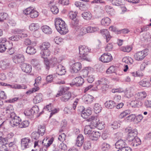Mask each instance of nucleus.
I'll return each mask as SVG.
<instances>
[{"instance_id": "49", "label": "nucleus", "mask_w": 151, "mask_h": 151, "mask_svg": "<svg viewBox=\"0 0 151 151\" xmlns=\"http://www.w3.org/2000/svg\"><path fill=\"white\" fill-rule=\"evenodd\" d=\"M139 83L140 85L143 87H149L151 85V84L149 82L144 80L140 81Z\"/></svg>"}, {"instance_id": "17", "label": "nucleus", "mask_w": 151, "mask_h": 151, "mask_svg": "<svg viewBox=\"0 0 151 151\" xmlns=\"http://www.w3.org/2000/svg\"><path fill=\"white\" fill-rule=\"evenodd\" d=\"M21 68L22 70L26 73H30L32 71V66L29 64L26 63H23L22 64Z\"/></svg>"}, {"instance_id": "48", "label": "nucleus", "mask_w": 151, "mask_h": 151, "mask_svg": "<svg viewBox=\"0 0 151 151\" xmlns=\"http://www.w3.org/2000/svg\"><path fill=\"white\" fill-rule=\"evenodd\" d=\"M141 104L142 102L140 101H138L137 100L132 101L130 103V105L132 107H137Z\"/></svg>"}, {"instance_id": "52", "label": "nucleus", "mask_w": 151, "mask_h": 151, "mask_svg": "<svg viewBox=\"0 0 151 151\" xmlns=\"http://www.w3.org/2000/svg\"><path fill=\"white\" fill-rule=\"evenodd\" d=\"M91 142L89 141L85 142L83 145V148L85 150L90 149L91 147Z\"/></svg>"}, {"instance_id": "56", "label": "nucleus", "mask_w": 151, "mask_h": 151, "mask_svg": "<svg viewBox=\"0 0 151 151\" xmlns=\"http://www.w3.org/2000/svg\"><path fill=\"white\" fill-rule=\"evenodd\" d=\"M50 7L51 12L54 14H56L58 12V9L56 6L53 5Z\"/></svg>"}, {"instance_id": "2", "label": "nucleus", "mask_w": 151, "mask_h": 151, "mask_svg": "<svg viewBox=\"0 0 151 151\" xmlns=\"http://www.w3.org/2000/svg\"><path fill=\"white\" fill-rule=\"evenodd\" d=\"M79 58L80 59L88 62L91 61V57L88 54L91 50L87 46H81L79 47Z\"/></svg>"}, {"instance_id": "53", "label": "nucleus", "mask_w": 151, "mask_h": 151, "mask_svg": "<svg viewBox=\"0 0 151 151\" xmlns=\"http://www.w3.org/2000/svg\"><path fill=\"white\" fill-rule=\"evenodd\" d=\"M6 53L10 55H12L14 54L15 52L14 48L13 47H9L7 48Z\"/></svg>"}, {"instance_id": "15", "label": "nucleus", "mask_w": 151, "mask_h": 151, "mask_svg": "<svg viewBox=\"0 0 151 151\" xmlns=\"http://www.w3.org/2000/svg\"><path fill=\"white\" fill-rule=\"evenodd\" d=\"M81 65L80 63H76L72 65L70 69V71L71 73H76L81 70Z\"/></svg>"}, {"instance_id": "62", "label": "nucleus", "mask_w": 151, "mask_h": 151, "mask_svg": "<svg viewBox=\"0 0 151 151\" xmlns=\"http://www.w3.org/2000/svg\"><path fill=\"white\" fill-rule=\"evenodd\" d=\"M120 124L118 122H114L111 124V128L113 129H116L120 127Z\"/></svg>"}, {"instance_id": "8", "label": "nucleus", "mask_w": 151, "mask_h": 151, "mask_svg": "<svg viewBox=\"0 0 151 151\" xmlns=\"http://www.w3.org/2000/svg\"><path fill=\"white\" fill-rule=\"evenodd\" d=\"M31 143V139L29 137H24L21 140V147L24 149L29 148Z\"/></svg>"}, {"instance_id": "58", "label": "nucleus", "mask_w": 151, "mask_h": 151, "mask_svg": "<svg viewBox=\"0 0 151 151\" xmlns=\"http://www.w3.org/2000/svg\"><path fill=\"white\" fill-rule=\"evenodd\" d=\"M20 38L17 35H12L11 37L9 38V39L13 42L17 41L19 40Z\"/></svg>"}, {"instance_id": "10", "label": "nucleus", "mask_w": 151, "mask_h": 151, "mask_svg": "<svg viewBox=\"0 0 151 151\" xmlns=\"http://www.w3.org/2000/svg\"><path fill=\"white\" fill-rule=\"evenodd\" d=\"M99 59L100 60L104 63L109 62L113 59L111 55L109 53H104Z\"/></svg>"}, {"instance_id": "46", "label": "nucleus", "mask_w": 151, "mask_h": 151, "mask_svg": "<svg viewBox=\"0 0 151 151\" xmlns=\"http://www.w3.org/2000/svg\"><path fill=\"white\" fill-rule=\"evenodd\" d=\"M79 21L78 19L76 18L71 20L70 22V25L72 27H76L78 25Z\"/></svg>"}, {"instance_id": "61", "label": "nucleus", "mask_w": 151, "mask_h": 151, "mask_svg": "<svg viewBox=\"0 0 151 151\" xmlns=\"http://www.w3.org/2000/svg\"><path fill=\"white\" fill-rule=\"evenodd\" d=\"M40 136H41V134H40L39 132H34L32 134V138L35 139H38Z\"/></svg>"}, {"instance_id": "55", "label": "nucleus", "mask_w": 151, "mask_h": 151, "mask_svg": "<svg viewBox=\"0 0 151 151\" xmlns=\"http://www.w3.org/2000/svg\"><path fill=\"white\" fill-rule=\"evenodd\" d=\"M77 14V12H70L68 14V16L71 20L76 19V17Z\"/></svg>"}, {"instance_id": "39", "label": "nucleus", "mask_w": 151, "mask_h": 151, "mask_svg": "<svg viewBox=\"0 0 151 151\" xmlns=\"http://www.w3.org/2000/svg\"><path fill=\"white\" fill-rule=\"evenodd\" d=\"M110 148V145L109 144L103 142L101 146V148L103 151H108Z\"/></svg>"}, {"instance_id": "57", "label": "nucleus", "mask_w": 151, "mask_h": 151, "mask_svg": "<svg viewBox=\"0 0 151 151\" xmlns=\"http://www.w3.org/2000/svg\"><path fill=\"white\" fill-rule=\"evenodd\" d=\"M7 17V14L5 13H0V22H3L6 19Z\"/></svg>"}, {"instance_id": "54", "label": "nucleus", "mask_w": 151, "mask_h": 151, "mask_svg": "<svg viewBox=\"0 0 151 151\" xmlns=\"http://www.w3.org/2000/svg\"><path fill=\"white\" fill-rule=\"evenodd\" d=\"M124 0H112V4L116 6H119L123 4Z\"/></svg>"}, {"instance_id": "12", "label": "nucleus", "mask_w": 151, "mask_h": 151, "mask_svg": "<svg viewBox=\"0 0 151 151\" xmlns=\"http://www.w3.org/2000/svg\"><path fill=\"white\" fill-rule=\"evenodd\" d=\"M84 82V80L81 76L76 77L72 80L70 85L71 86L76 85L77 86H80L82 85Z\"/></svg>"}, {"instance_id": "41", "label": "nucleus", "mask_w": 151, "mask_h": 151, "mask_svg": "<svg viewBox=\"0 0 151 151\" xmlns=\"http://www.w3.org/2000/svg\"><path fill=\"white\" fill-rule=\"evenodd\" d=\"M55 59L54 58L51 60L50 62H49L48 60L47 59H45L44 61V63L45 66V67L47 70H48L50 69V67H52L51 66V63L53 62V59Z\"/></svg>"}, {"instance_id": "18", "label": "nucleus", "mask_w": 151, "mask_h": 151, "mask_svg": "<svg viewBox=\"0 0 151 151\" xmlns=\"http://www.w3.org/2000/svg\"><path fill=\"white\" fill-rule=\"evenodd\" d=\"M6 86H7L10 88L17 89H25L27 88V86H26L24 84L20 85V84H13L12 85L7 84V85Z\"/></svg>"}, {"instance_id": "11", "label": "nucleus", "mask_w": 151, "mask_h": 151, "mask_svg": "<svg viewBox=\"0 0 151 151\" xmlns=\"http://www.w3.org/2000/svg\"><path fill=\"white\" fill-rule=\"evenodd\" d=\"M109 81L106 78H101L96 82V88H95L94 90H96L97 89H99L100 88V85H107Z\"/></svg>"}, {"instance_id": "63", "label": "nucleus", "mask_w": 151, "mask_h": 151, "mask_svg": "<svg viewBox=\"0 0 151 151\" xmlns=\"http://www.w3.org/2000/svg\"><path fill=\"white\" fill-rule=\"evenodd\" d=\"M31 109L33 114H37L39 110L38 106L36 105L33 106Z\"/></svg>"}, {"instance_id": "3", "label": "nucleus", "mask_w": 151, "mask_h": 151, "mask_svg": "<svg viewBox=\"0 0 151 151\" xmlns=\"http://www.w3.org/2000/svg\"><path fill=\"white\" fill-rule=\"evenodd\" d=\"M50 65L52 68H54L57 73L59 75L62 76L65 74L66 70L65 67L59 64L56 59H53V62Z\"/></svg>"}, {"instance_id": "22", "label": "nucleus", "mask_w": 151, "mask_h": 151, "mask_svg": "<svg viewBox=\"0 0 151 151\" xmlns=\"http://www.w3.org/2000/svg\"><path fill=\"white\" fill-rule=\"evenodd\" d=\"M100 136V134L98 132L93 131L90 134V139L92 140H97Z\"/></svg>"}, {"instance_id": "34", "label": "nucleus", "mask_w": 151, "mask_h": 151, "mask_svg": "<svg viewBox=\"0 0 151 151\" xmlns=\"http://www.w3.org/2000/svg\"><path fill=\"white\" fill-rule=\"evenodd\" d=\"M36 52V49L34 47L28 46L27 48L26 52L28 54L33 55L35 54Z\"/></svg>"}, {"instance_id": "33", "label": "nucleus", "mask_w": 151, "mask_h": 151, "mask_svg": "<svg viewBox=\"0 0 151 151\" xmlns=\"http://www.w3.org/2000/svg\"><path fill=\"white\" fill-rule=\"evenodd\" d=\"M40 28L39 24L37 23H31L29 26V29L31 31H35L37 30Z\"/></svg>"}, {"instance_id": "21", "label": "nucleus", "mask_w": 151, "mask_h": 151, "mask_svg": "<svg viewBox=\"0 0 151 151\" xmlns=\"http://www.w3.org/2000/svg\"><path fill=\"white\" fill-rule=\"evenodd\" d=\"M101 33L104 37H106L107 42H108L112 37L107 29H102L101 30Z\"/></svg>"}, {"instance_id": "44", "label": "nucleus", "mask_w": 151, "mask_h": 151, "mask_svg": "<svg viewBox=\"0 0 151 151\" xmlns=\"http://www.w3.org/2000/svg\"><path fill=\"white\" fill-rule=\"evenodd\" d=\"M87 32L88 33H91L99 30V29L97 27H92L88 26L87 28Z\"/></svg>"}, {"instance_id": "20", "label": "nucleus", "mask_w": 151, "mask_h": 151, "mask_svg": "<svg viewBox=\"0 0 151 151\" xmlns=\"http://www.w3.org/2000/svg\"><path fill=\"white\" fill-rule=\"evenodd\" d=\"M14 34H17L18 36L21 38H23L27 36V34L25 33V32L23 30L19 29H15L14 32Z\"/></svg>"}, {"instance_id": "36", "label": "nucleus", "mask_w": 151, "mask_h": 151, "mask_svg": "<svg viewBox=\"0 0 151 151\" xmlns=\"http://www.w3.org/2000/svg\"><path fill=\"white\" fill-rule=\"evenodd\" d=\"M82 16L85 19L89 20L91 19L92 15L89 12H84L82 14Z\"/></svg>"}, {"instance_id": "1", "label": "nucleus", "mask_w": 151, "mask_h": 151, "mask_svg": "<svg viewBox=\"0 0 151 151\" xmlns=\"http://www.w3.org/2000/svg\"><path fill=\"white\" fill-rule=\"evenodd\" d=\"M55 25L57 30L61 35H64L68 32L67 25L61 19L57 18L55 20Z\"/></svg>"}, {"instance_id": "28", "label": "nucleus", "mask_w": 151, "mask_h": 151, "mask_svg": "<svg viewBox=\"0 0 151 151\" xmlns=\"http://www.w3.org/2000/svg\"><path fill=\"white\" fill-rule=\"evenodd\" d=\"M105 107L109 109H112L116 106L115 102L111 100L107 101L104 104Z\"/></svg>"}, {"instance_id": "51", "label": "nucleus", "mask_w": 151, "mask_h": 151, "mask_svg": "<svg viewBox=\"0 0 151 151\" xmlns=\"http://www.w3.org/2000/svg\"><path fill=\"white\" fill-rule=\"evenodd\" d=\"M3 42L0 44V52L3 53L7 49L6 46L5 42Z\"/></svg>"}, {"instance_id": "45", "label": "nucleus", "mask_w": 151, "mask_h": 151, "mask_svg": "<svg viewBox=\"0 0 151 151\" xmlns=\"http://www.w3.org/2000/svg\"><path fill=\"white\" fill-rule=\"evenodd\" d=\"M101 24L105 26H108L111 23L110 19L107 17H106L103 19L101 22Z\"/></svg>"}, {"instance_id": "29", "label": "nucleus", "mask_w": 151, "mask_h": 151, "mask_svg": "<svg viewBox=\"0 0 151 151\" xmlns=\"http://www.w3.org/2000/svg\"><path fill=\"white\" fill-rule=\"evenodd\" d=\"M40 54L41 57L44 58L46 59L50 55V52L48 49H45L41 50Z\"/></svg>"}, {"instance_id": "23", "label": "nucleus", "mask_w": 151, "mask_h": 151, "mask_svg": "<svg viewBox=\"0 0 151 151\" xmlns=\"http://www.w3.org/2000/svg\"><path fill=\"white\" fill-rule=\"evenodd\" d=\"M3 110L4 112L9 114V116H11L12 113H15L14 112V109L12 106L11 105H9L4 108Z\"/></svg>"}, {"instance_id": "7", "label": "nucleus", "mask_w": 151, "mask_h": 151, "mask_svg": "<svg viewBox=\"0 0 151 151\" xmlns=\"http://www.w3.org/2000/svg\"><path fill=\"white\" fill-rule=\"evenodd\" d=\"M128 137L127 138V139L128 141L132 140V139H134L137 137V135L138 132L136 129H132L129 128L128 129Z\"/></svg>"}, {"instance_id": "43", "label": "nucleus", "mask_w": 151, "mask_h": 151, "mask_svg": "<svg viewBox=\"0 0 151 151\" xmlns=\"http://www.w3.org/2000/svg\"><path fill=\"white\" fill-rule=\"evenodd\" d=\"M93 128L90 125H86L85 127L84 130V133L86 134L90 135L92 132V129Z\"/></svg>"}, {"instance_id": "40", "label": "nucleus", "mask_w": 151, "mask_h": 151, "mask_svg": "<svg viewBox=\"0 0 151 151\" xmlns=\"http://www.w3.org/2000/svg\"><path fill=\"white\" fill-rule=\"evenodd\" d=\"M45 127L44 125H40L38 126L37 132H39L42 136L45 134Z\"/></svg>"}, {"instance_id": "5", "label": "nucleus", "mask_w": 151, "mask_h": 151, "mask_svg": "<svg viewBox=\"0 0 151 151\" xmlns=\"http://www.w3.org/2000/svg\"><path fill=\"white\" fill-rule=\"evenodd\" d=\"M9 118L10 123L12 126L14 127L19 125L21 119L19 116H16L15 113H12L11 116H9Z\"/></svg>"}, {"instance_id": "14", "label": "nucleus", "mask_w": 151, "mask_h": 151, "mask_svg": "<svg viewBox=\"0 0 151 151\" xmlns=\"http://www.w3.org/2000/svg\"><path fill=\"white\" fill-rule=\"evenodd\" d=\"M83 101L86 104L91 103L93 101L94 97L89 94H86L83 95L82 98Z\"/></svg>"}, {"instance_id": "9", "label": "nucleus", "mask_w": 151, "mask_h": 151, "mask_svg": "<svg viewBox=\"0 0 151 151\" xmlns=\"http://www.w3.org/2000/svg\"><path fill=\"white\" fill-rule=\"evenodd\" d=\"M12 60L14 63L18 64L24 62L25 58L22 54H18L15 55L13 57Z\"/></svg>"}, {"instance_id": "13", "label": "nucleus", "mask_w": 151, "mask_h": 151, "mask_svg": "<svg viewBox=\"0 0 151 151\" xmlns=\"http://www.w3.org/2000/svg\"><path fill=\"white\" fill-rule=\"evenodd\" d=\"M87 120L91 122V124L90 125L93 128L99 125V123H98L99 120L94 116H90Z\"/></svg>"}, {"instance_id": "26", "label": "nucleus", "mask_w": 151, "mask_h": 151, "mask_svg": "<svg viewBox=\"0 0 151 151\" xmlns=\"http://www.w3.org/2000/svg\"><path fill=\"white\" fill-rule=\"evenodd\" d=\"M91 114V109H85L83 111L81 115V116L84 119L88 118V117Z\"/></svg>"}, {"instance_id": "4", "label": "nucleus", "mask_w": 151, "mask_h": 151, "mask_svg": "<svg viewBox=\"0 0 151 151\" xmlns=\"http://www.w3.org/2000/svg\"><path fill=\"white\" fill-rule=\"evenodd\" d=\"M23 13L28 17H30L32 18L37 17L39 15L37 11L33 9H31L29 8L25 9L23 11Z\"/></svg>"}, {"instance_id": "50", "label": "nucleus", "mask_w": 151, "mask_h": 151, "mask_svg": "<svg viewBox=\"0 0 151 151\" xmlns=\"http://www.w3.org/2000/svg\"><path fill=\"white\" fill-rule=\"evenodd\" d=\"M29 122L28 121H24L21 123H19V127L20 128H25L28 126Z\"/></svg>"}, {"instance_id": "59", "label": "nucleus", "mask_w": 151, "mask_h": 151, "mask_svg": "<svg viewBox=\"0 0 151 151\" xmlns=\"http://www.w3.org/2000/svg\"><path fill=\"white\" fill-rule=\"evenodd\" d=\"M115 70V68L114 66H111L109 67L106 71V73L110 74L114 73Z\"/></svg>"}, {"instance_id": "30", "label": "nucleus", "mask_w": 151, "mask_h": 151, "mask_svg": "<svg viewBox=\"0 0 151 151\" xmlns=\"http://www.w3.org/2000/svg\"><path fill=\"white\" fill-rule=\"evenodd\" d=\"M147 96V94L145 91L138 93L135 95L136 97L140 101L143 99L145 98Z\"/></svg>"}, {"instance_id": "32", "label": "nucleus", "mask_w": 151, "mask_h": 151, "mask_svg": "<svg viewBox=\"0 0 151 151\" xmlns=\"http://www.w3.org/2000/svg\"><path fill=\"white\" fill-rule=\"evenodd\" d=\"M42 94L40 93L37 94L34 98L33 102L35 104H37L40 102L42 101Z\"/></svg>"}, {"instance_id": "60", "label": "nucleus", "mask_w": 151, "mask_h": 151, "mask_svg": "<svg viewBox=\"0 0 151 151\" xmlns=\"http://www.w3.org/2000/svg\"><path fill=\"white\" fill-rule=\"evenodd\" d=\"M109 29L111 31L115 32L117 34H121L120 30L118 29L116 27L113 26H111L109 27Z\"/></svg>"}, {"instance_id": "35", "label": "nucleus", "mask_w": 151, "mask_h": 151, "mask_svg": "<svg viewBox=\"0 0 151 151\" xmlns=\"http://www.w3.org/2000/svg\"><path fill=\"white\" fill-rule=\"evenodd\" d=\"M14 135V134L13 133H9L7 135L6 138H4V140L5 142H10L11 141L13 140V139H15L13 138Z\"/></svg>"}, {"instance_id": "24", "label": "nucleus", "mask_w": 151, "mask_h": 151, "mask_svg": "<svg viewBox=\"0 0 151 151\" xmlns=\"http://www.w3.org/2000/svg\"><path fill=\"white\" fill-rule=\"evenodd\" d=\"M84 142V137L81 134L78 135L77 138L76 145L78 147L82 146Z\"/></svg>"}, {"instance_id": "16", "label": "nucleus", "mask_w": 151, "mask_h": 151, "mask_svg": "<svg viewBox=\"0 0 151 151\" xmlns=\"http://www.w3.org/2000/svg\"><path fill=\"white\" fill-rule=\"evenodd\" d=\"M130 145L133 147H136L137 146L141 144V141L138 137H136L132 140L128 141Z\"/></svg>"}, {"instance_id": "27", "label": "nucleus", "mask_w": 151, "mask_h": 151, "mask_svg": "<svg viewBox=\"0 0 151 151\" xmlns=\"http://www.w3.org/2000/svg\"><path fill=\"white\" fill-rule=\"evenodd\" d=\"M69 88L66 86H61L59 90L58 91V93L56 95V97H58L60 96L63 94L64 93L66 92L68 90Z\"/></svg>"}, {"instance_id": "31", "label": "nucleus", "mask_w": 151, "mask_h": 151, "mask_svg": "<svg viewBox=\"0 0 151 151\" xmlns=\"http://www.w3.org/2000/svg\"><path fill=\"white\" fill-rule=\"evenodd\" d=\"M41 29L42 31L45 34H50L52 32L51 29L47 25H44L42 26Z\"/></svg>"}, {"instance_id": "64", "label": "nucleus", "mask_w": 151, "mask_h": 151, "mask_svg": "<svg viewBox=\"0 0 151 151\" xmlns=\"http://www.w3.org/2000/svg\"><path fill=\"white\" fill-rule=\"evenodd\" d=\"M131 50L132 48L130 46L123 47L121 48V50L124 52H129Z\"/></svg>"}, {"instance_id": "25", "label": "nucleus", "mask_w": 151, "mask_h": 151, "mask_svg": "<svg viewBox=\"0 0 151 151\" xmlns=\"http://www.w3.org/2000/svg\"><path fill=\"white\" fill-rule=\"evenodd\" d=\"M71 94L70 92H68L66 93L63 95L60 99L63 102H65L68 101L71 97Z\"/></svg>"}, {"instance_id": "6", "label": "nucleus", "mask_w": 151, "mask_h": 151, "mask_svg": "<svg viewBox=\"0 0 151 151\" xmlns=\"http://www.w3.org/2000/svg\"><path fill=\"white\" fill-rule=\"evenodd\" d=\"M147 52L148 50L147 49L138 52L134 54V58L138 61L142 60L147 55Z\"/></svg>"}, {"instance_id": "42", "label": "nucleus", "mask_w": 151, "mask_h": 151, "mask_svg": "<svg viewBox=\"0 0 151 151\" xmlns=\"http://www.w3.org/2000/svg\"><path fill=\"white\" fill-rule=\"evenodd\" d=\"M94 112L96 114L99 113L102 110V107L99 104H95L93 107Z\"/></svg>"}, {"instance_id": "47", "label": "nucleus", "mask_w": 151, "mask_h": 151, "mask_svg": "<svg viewBox=\"0 0 151 151\" xmlns=\"http://www.w3.org/2000/svg\"><path fill=\"white\" fill-rule=\"evenodd\" d=\"M50 46V45L49 42H43L40 47L41 50H43L45 49H48Z\"/></svg>"}, {"instance_id": "38", "label": "nucleus", "mask_w": 151, "mask_h": 151, "mask_svg": "<svg viewBox=\"0 0 151 151\" xmlns=\"http://www.w3.org/2000/svg\"><path fill=\"white\" fill-rule=\"evenodd\" d=\"M89 67H86L84 69L82 70V71L80 72L81 76H83V78L87 77L88 75V70H89Z\"/></svg>"}, {"instance_id": "19", "label": "nucleus", "mask_w": 151, "mask_h": 151, "mask_svg": "<svg viewBox=\"0 0 151 151\" xmlns=\"http://www.w3.org/2000/svg\"><path fill=\"white\" fill-rule=\"evenodd\" d=\"M115 146L116 148L120 150L127 147V145L124 140L120 139L116 142L115 144Z\"/></svg>"}, {"instance_id": "37", "label": "nucleus", "mask_w": 151, "mask_h": 151, "mask_svg": "<svg viewBox=\"0 0 151 151\" xmlns=\"http://www.w3.org/2000/svg\"><path fill=\"white\" fill-rule=\"evenodd\" d=\"M1 68L3 69H5L9 68L10 65V63L6 61H1L0 62Z\"/></svg>"}]
</instances>
